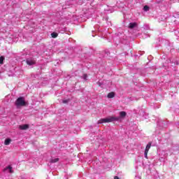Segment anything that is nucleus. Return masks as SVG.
I'll use <instances>...</instances> for the list:
<instances>
[{"label": "nucleus", "mask_w": 179, "mask_h": 179, "mask_svg": "<svg viewBox=\"0 0 179 179\" xmlns=\"http://www.w3.org/2000/svg\"><path fill=\"white\" fill-rule=\"evenodd\" d=\"M19 128L22 131H26V129H29V124L20 125Z\"/></svg>", "instance_id": "obj_5"}, {"label": "nucleus", "mask_w": 179, "mask_h": 179, "mask_svg": "<svg viewBox=\"0 0 179 179\" xmlns=\"http://www.w3.org/2000/svg\"><path fill=\"white\" fill-rule=\"evenodd\" d=\"M51 36H52V38H57V37H58V34L55 33V32H52L51 34Z\"/></svg>", "instance_id": "obj_11"}, {"label": "nucleus", "mask_w": 179, "mask_h": 179, "mask_svg": "<svg viewBox=\"0 0 179 179\" xmlns=\"http://www.w3.org/2000/svg\"><path fill=\"white\" fill-rule=\"evenodd\" d=\"M6 170H9V173H13V171L12 170V166H8V167L5 168L3 169V171H6Z\"/></svg>", "instance_id": "obj_9"}, {"label": "nucleus", "mask_w": 179, "mask_h": 179, "mask_svg": "<svg viewBox=\"0 0 179 179\" xmlns=\"http://www.w3.org/2000/svg\"><path fill=\"white\" fill-rule=\"evenodd\" d=\"M114 121H120V117L109 116L106 118H102L98 121V124H104L106 122H114Z\"/></svg>", "instance_id": "obj_1"}, {"label": "nucleus", "mask_w": 179, "mask_h": 179, "mask_svg": "<svg viewBox=\"0 0 179 179\" xmlns=\"http://www.w3.org/2000/svg\"><path fill=\"white\" fill-rule=\"evenodd\" d=\"M27 65H34V64H36V61H34V59H27Z\"/></svg>", "instance_id": "obj_4"}, {"label": "nucleus", "mask_w": 179, "mask_h": 179, "mask_svg": "<svg viewBox=\"0 0 179 179\" xmlns=\"http://www.w3.org/2000/svg\"><path fill=\"white\" fill-rule=\"evenodd\" d=\"M143 9H144V10H145V12H148V10H149V6H145Z\"/></svg>", "instance_id": "obj_15"}, {"label": "nucleus", "mask_w": 179, "mask_h": 179, "mask_svg": "<svg viewBox=\"0 0 179 179\" xmlns=\"http://www.w3.org/2000/svg\"><path fill=\"white\" fill-rule=\"evenodd\" d=\"M97 85H99V86H101V83L98 82V83H97Z\"/></svg>", "instance_id": "obj_18"}, {"label": "nucleus", "mask_w": 179, "mask_h": 179, "mask_svg": "<svg viewBox=\"0 0 179 179\" xmlns=\"http://www.w3.org/2000/svg\"><path fill=\"white\" fill-rule=\"evenodd\" d=\"M115 93L112 92L108 93L107 96H108V99H113V97H115Z\"/></svg>", "instance_id": "obj_8"}, {"label": "nucleus", "mask_w": 179, "mask_h": 179, "mask_svg": "<svg viewBox=\"0 0 179 179\" xmlns=\"http://www.w3.org/2000/svg\"><path fill=\"white\" fill-rule=\"evenodd\" d=\"M87 78V74H84V79H86Z\"/></svg>", "instance_id": "obj_17"}, {"label": "nucleus", "mask_w": 179, "mask_h": 179, "mask_svg": "<svg viewBox=\"0 0 179 179\" xmlns=\"http://www.w3.org/2000/svg\"><path fill=\"white\" fill-rule=\"evenodd\" d=\"M148 152H146V151H145V152H144V156H145V159H148Z\"/></svg>", "instance_id": "obj_16"}, {"label": "nucleus", "mask_w": 179, "mask_h": 179, "mask_svg": "<svg viewBox=\"0 0 179 179\" xmlns=\"http://www.w3.org/2000/svg\"><path fill=\"white\" fill-rule=\"evenodd\" d=\"M120 118H124V117H127V112L125 111L120 112Z\"/></svg>", "instance_id": "obj_6"}, {"label": "nucleus", "mask_w": 179, "mask_h": 179, "mask_svg": "<svg viewBox=\"0 0 179 179\" xmlns=\"http://www.w3.org/2000/svg\"><path fill=\"white\" fill-rule=\"evenodd\" d=\"M10 138H7L5 140V142H4V144L8 145H10Z\"/></svg>", "instance_id": "obj_12"}, {"label": "nucleus", "mask_w": 179, "mask_h": 179, "mask_svg": "<svg viewBox=\"0 0 179 179\" xmlns=\"http://www.w3.org/2000/svg\"><path fill=\"white\" fill-rule=\"evenodd\" d=\"M114 179H120V178H118V176H115Z\"/></svg>", "instance_id": "obj_19"}, {"label": "nucleus", "mask_w": 179, "mask_h": 179, "mask_svg": "<svg viewBox=\"0 0 179 179\" xmlns=\"http://www.w3.org/2000/svg\"><path fill=\"white\" fill-rule=\"evenodd\" d=\"M3 61H5V57L3 56L0 57V64H3Z\"/></svg>", "instance_id": "obj_13"}, {"label": "nucleus", "mask_w": 179, "mask_h": 179, "mask_svg": "<svg viewBox=\"0 0 179 179\" xmlns=\"http://www.w3.org/2000/svg\"><path fill=\"white\" fill-rule=\"evenodd\" d=\"M151 146H152V143H148V145H146L145 152H149V150L150 149Z\"/></svg>", "instance_id": "obj_7"}, {"label": "nucleus", "mask_w": 179, "mask_h": 179, "mask_svg": "<svg viewBox=\"0 0 179 179\" xmlns=\"http://www.w3.org/2000/svg\"><path fill=\"white\" fill-rule=\"evenodd\" d=\"M136 28H138V23H136V22H130L129 24V29H136Z\"/></svg>", "instance_id": "obj_3"}, {"label": "nucleus", "mask_w": 179, "mask_h": 179, "mask_svg": "<svg viewBox=\"0 0 179 179\" xmlns=\"http://www.w3.org/2000/svg\"><path fill=\"white\" fill-rule=\"evenodd\" d=\"M15 104L17 108H19L20 107H24V106H26V101H24V97H23V96L19 97L15 101Z\"/></svg>", "instance_id": "obj_2"}, {"label": "nucleus", "mask_w": 179, "mask_h": 179, "mask_svg": "<svg viewBox=\"0 0 179 179\" xmlns=\"http://www.w3.org/2000/svg\"><path fill=\"white\" fill-rule=\"evenodd\" d=\"M69 101H70V99H66V100H63L62 103L64 104H67V103H69Z\"/></svg>", "instance_id": "obj_14"}, {"label": "nucleus", "mask_w": 179, "mask_h": 179, "mask_svg": "<svg viewBox=\"0 0 179 179\" xmlns=\"http://www.w3.org/2000/svg\"><path fill=\"white\" fill-rule=\"evenodd\" d=\"M59 162V158H55L50 160V163H57Z\"/></svg>", "instance_id": "obj_10"}]
</instances>
